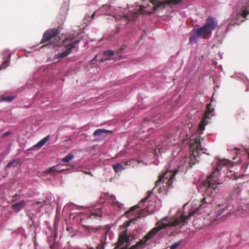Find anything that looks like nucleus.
<instances>
[{
	"mask_svg": "<svg viewBox=\"0 0 249 249\" xmlns=\"http://www.w3.org/2000/svg\"><path fill=\"white\" fill-rule=\"evenodd\" d=\"M89 216L91 219H99L102 216V213L100 210H98L95 212L91 213Z\"/></svg>",
	"mask_w": 249,
	"mask_h": 249,
	"instance_id": "nucleus-20",
	"label": "nucleus"
},
{
	"mask_svg": "<svg viewBox=\"0 0 249 249\" xmlns=\"http://www.w3.org/2000/svg\"><path fill=\"white\" fill-rule=\"evenodd\" d=\"M249 204L246 203L243 205H240L237 212V214L241 217L246 216L249 213Z\"/></svg>",
	"mask_w": 249,
	"mask_h": 249,
	"instance_id": "nucleus-13",
	"label": "nucleus"
},
{
	"mask_svg": "<svg viewBox=\"0 0 249 249\" xmlns=\"http://www.w3.org/2000/svg\"><path fill=\"white\" fill-rule=\"evenodd\" d=\"M58 34H59V30L55 28L47 30L43 35L40 43H45L50 41L54 38Z\"/></svg>",
	"mask_w": 249,
	"mask_h": 249,
	"instance_id": "nucleus-6",
	"label": "nucleus"
},
{
	"mask_svg": "<svg viewBox=\"0 0 249 249\" xmlns=\"http://www.w3.org/2000/svg\"><path fill=\"white\" fill-rule=\"evenodd\" d=\"M61 44V42L59 40H57L55 41H50V42L46 44H45L43 45V47H50L53 48H55L56 47H58Z\"/></svg>",
	"mask_w": 249,
	"mask_h": 249,
	"instance_id": "nucleus-19",
	"label": "nucleus"
},
{
	"mask_svg": "<svg viewBox=\"0 0 249 249\" xmlns=\"http://www.w3.org/2000/svg\"><path fill=\"white\" fill-rule=\"evenodd\" d=\"M207 119H205V117H204V118L202 119L200 123H199L198 125V130L200 131V133H201L205 129V126L208 123Z\"/></svg>",
	"mask_w": 249,
	"mask_h": 249,
	"instance_id": "nucleus-22",
	"label": "nucleus"
},
{
	"mask_svg": "<svg viewBox=\"0 0 249 249\" xmlns=\"http://www.w3.org/2000/svg\"><path fill=\"white\" fill-rule=\"evenodd\" d=\"M249 88H248V89H246V91H249Z\"/></svg>",
	"mask_w": 249,
	"mask_h": 249,
	"instance_id": "nucleus-51",
	"label": "nucleus"
},
{
	"mask_svg": "<svg viewBox=\"0 0 249 249\" xmlns=\"http://www.w3.org/2000/svg\"><path fill=\"white\" fill-rule=\"evenodd\" d=\"M89 249H94V248L91 247Z\"/></svg>",
	"mask_w": 249,
	"mask_h": 249,
	"instance_id": "nucleus-54",
	"label": "nucleus"
},
{
	"mask_svg": "<svg viewBox=\"0 0 249 249\" xmlns=\"http://www.w3.org/2000/svg\"><path fill=\"white\" fill-rule=\"evenodd\" d=\"M74 37V35H69L67 36L62 42L65 44V47L66 50L58 54V58H63L69 55L72 50L75 48V45L79 43V40L73 41Z\"/></svg>",
	"mask_w": 249,
	"mask_h": 249,
	"instance_id": "nucleus-2",
	"label": "nucleus"
},
{
	"mask_svg": "<svg viewBox=\"0 0 249 249\" xmlns=\"http://www.w3.org/2000/svg\"><path fill=\"white\" fill-rule=\"evenodd\" d=\"M110 59H113V58H107V57H106V58L102 57L100 58V62L101 63H103L104 61L107 60H110Z\"/></svg>",
	"mask_w": 249,
	"mask_h": 249,
	"instance_id": "nucleus-38",
	"label": "nucleus"
},
{
	"mask_svg": "<svg viewBox=\"0 0 249 249\" xmlns=\"http://www.w3.org/2000/svg\"><path fill=\"white\" fill-rule=\"evenodd\" d=\"M240 188L237 187L235 190V194H234V196H235L236 195H237L239 193H240Z\"/></svg>",
	"mask_w": 249,
	"mask_h": 249,
	"instance_id": "nucleus-39",
	"label": "nucleus"
},
{
	"mask_svg": "<svg viewBox=\"0 0 249 249\" xmlns=\"http://www.w3.org/2000/svg\"><path fill=\"white\" fill-rule=\"evenodd\" d=\"M124 242L128 244L127 246L129 245V236L127 235V231L125 230L119 234V237L118 241L119 246L122 245Z\"/></svg>",
	"mask_w": 249,
	"mask_h": 249,
	"instance_id": "nucleus-12",
	"label": "nucleus"
},
{
	"mask_svg": "<svg viewBox=\"0 0 249 249\" xmlns=\"http://www.w3.org/2000/svg\"><path fill=\"white\" fill-rule=\"evenodd\" d=\"M190 150L192 152L190 159V163H193L194 164L195 162L193 161L194 160L198 161L197 158L199 157V152L201 151L202 153H204L203 150L205 149L201 147L199 139H196L193 143H191Z\"/></svg>",
	"mask_w": 249,
	"mask_h": 249,
	"instance_id": "nucleus-5",
	"label": "nucleus"
},
{
	"mask_svg": "<svg viewBox=\"0 0 249 249\" xmlns=\"http://www.w3.org/2000/svg\"><path fill=\"white\" fill-rule=\"evenodd\" d=\"M136 17H137V14L136 13V14H135V18H136Z\"/></svg>",
	"mask_w": 249,
	"mask_h": 249,
	"instance_id": "nucleus-53",
	"label": "nucleus"
},
{
	"mask_svg": "<svg viewBox=\"0 0 249 249\" xmlns=\"http://www.w3.org/2000/svg\"><path fill=\"white\" fill-rule=\"evenodd\" d=\"M120 249H127V246H126L125 248H122Z\"/></svg>",
	"mask_w": 249,
	"mask_h": 249,
	"instance_id": "nucleus-48",
	"label": "nucleus"
},
{
	"mask_svg": "<svg viewBox=\"0 0 249 249\" xmlns=\"http://www.w3.org/2000/svg\"><path fill=\"white\" fill-rule=\"evenodd\" d=\"M206 201L205 198H203L202 199V200H201V201L200 202V203H199L198 208L196 209L194 211H195V213H197L199 211V210L201 208H204V207H206Z\"/></svg>",
	"mask_w": 249,
	"mask_h": 249,
	"instance_id": "nucleus-24",
	"label": "nucleus"
},
{
	"mask_svg": "<svg viewBox=\"0 0 249 249\" xmlns=\"http://www.w3.org/2000/svg\"><path fill=\"white\" fill-rule=\"evenodd\" d=\"M85 173L87 174L88 175H89L91 176H92V174H91V173L90 172H86Z\"/></svg>",
	"mask_w": 249,
	"mask_h": 249,
	"instance_id": "nucleus-46",
	"label": "nucleus"
},
{
	"mask_svg": "<svg viewBox=\"0 0 249 249\" xmlns=\"http://www.w3.org/2000/svg\"><path fill=\"white\" fill-rule=\"evenodd\" d=\"M182 0H166L164 1H160L157 0H151L150 2L154 5L153 7L154 10H156L157 8L166 4H177L180 2Z\"/></svg>",
	"mask_w": 249,
	"mask_h": 249,
	"instance_id": "nucleus-8",
	"label": "nucleus"
},
{
	"mask_svg": "<svg viewBox=\"0 0 249 249\" xmlns=\"http://www.w3.org/2000/svg\"><path fill=\"white\" fill-rule=\"evenodd\" d=\"M16 161V160H12V161H10V162H9L6 166V168H9L10 167H11L13 164Z\"/></svg>",
	"mask_w": 249,
	"mask_h": 249,
	"instance_id": "nucleus-33",
	"label": "nucleus"
},
{
	"mask_svg": "<svg viewBox=\"0 0 249 249\" xmlns=\"http://www.w3.org/2000/svg\"><path fill=\"white\" fill-rule=\"evenodd\" d=\"M98 56V55H95V57L91 60V61L94 62V61H95Z\"/></svg>",
	"mask_w": 249,
	"mask_h": 249,
	"instance_id": "nucleus-43",
	"label": "nucleus"
},
{
	"mask_svg": "<svg viewBox=\"0 0 249 249\" xmlns=\"http://www.w3.org/2000/svg\"><path fill=\"white\" fill-rule=\"evenodd\" d=\"M112 168L116 173L122 172L125 168L123 164L121 163H117L112 165Z\"/></svg>",
	"mask_w": 249,
	"mask_h": 249,
	"instance_id": "nucleus-18",
	"label": "nucleus"
},
{
	"mask_svg": "<svg viewBox=\"0 0 249 249\" xmlns=\"http://www.w3.org/2000/svg\"><path fill=\"white\" fill-rule=\"evenodd\" d=\"M15 98V96H4L1 98L0 101L10 102L13 101Z\"/></svg>",
	"mask_w": 249,
	"mask_h": 249,
	"instance_id": "nucleus-28",
	"label": "nucleus"
},
{
	"mask_svg": "<svg viewBox=\"0 0 249 249\" xmlns=\"http://www.w3.org/2000/svg\"><path fill=\"white\" fill-rule=\"evenodd\" d=\"M195 214V211H191L189 212L188 215L185 214V212H183L182 215L180 216L179 219H174L170 224H168V226L170 225L171 226H177L182 223L184 224L186 221L189 219L190 217Z\"/></svg>",
	"mask_w": 249,
	"mask_h": 249,
	"instance_id": "nucleus-7",
	"label": "nucleus"
},
{
	"mask_svg": "<svg viewBox=\"0 0 249 249\" xmlns=\"http://www.w3.org/2000/svg\"><path fill=\"white\" fill-rule=\"evenodd\" d=\"M241 18V15L239 13H233L231 16L228 18V20L229 23L228 25V28H230L232 26L236 25H239L240 24V20Z\"/></svg>",
	"mask_w": 249,
	"mask_h": 249,
	"instance_id": "nucleus-11",
	"label": "nucleus"
},
{
	"mask_svg": "<svg viewBox=\"0 0 249 249\" xmlns=\"http://www.w3.org/2000/svg\"><path fill=\"white\" fill-rule=\"evenodd\" d=\"M152 194V192L151 191H148V196H149V197Z\"/></svg>",
	"mask_w": 249,
	"mask_h": 249,
	"instance_id": "nucleus-44",
	"label": "nucleus"
},
{
	"mask_svg": "<svg viewBox=\"0 0 249 249\" xmlns=\"http://www.w3.org/2000/svg\"><path fill=\"white\" fill-rule=\"evenodd\" d=\"M245 8H247L249 9V0L248 1L247 3L244 6Z\"/></svg>",
	"mask_w": 249,
	"mask_h": 249,
	"instance_id": "nucleus-42",
	"label": "nucleus"
},
{
	"mask_svg": "<svg viewBox=\"0 0 249 249\" xmlns=\"http://www.w3.org/2000/svg\"><path fill=\"white\" fill-rule=\"evenodd\" d=\"M95 15V12H94L91 16V18L93 19Z\"/></svg>",
	"mask_w": 249,
	"mask_h": 249,
	"instance_id": "nucleus-45",
	"label": "nucleus"
},
{
	"mask_svg": "<svg viewBox=\"0 0 249 249\" xmlns=\"http://www.w3.org/2000/svg\"><path fill=\"white\" fill-rule=\"evenodd\" d=\"M196 25L191 33L190 42L195 40L197 37H200L202 38H207L211 34L207 29L203 25L201 27H197Z\"/></svg>",
	"mask_w": 249,
	"mask_h": 249,
	"instance_id": "nucleus-4",
	"label": "nucleus"
},
{
	"mask_svg": "<svg viewBox=\"0 0 249 249\" xmlns=\"http://www.w3.org/2000/svg\"><path fill=\"white\" fill-rule=\"evenodd\" d=\"M63 165H64V166H63V167H62V168H64V169H67L66 170H68V168H65V167L68 166V165H67V164H63Z\"/></svg>",
	"mask_w": 249,
	"mask_h": 249,
	"instance_id": "nucleus-47",
	"label": "nucleus"
},
{
	"mask_svg": "<svg viewBox=\"0 0 249 249\" xmlns=\"http://www.w3.org/2000/svg\"><path fill=\"white\" fill-rule=\"evenodd\" d=\"M125 48H126V46L125 45L122 46L119 49L117 50L116 53L118 54L119 53H121L122 52H123L125 49Z\"/></svg>",
	"mask_w": 249,
	"mask_h": 249,
	"instance_id": "nucleus-34",
	"label": "nucleus"
},
{
	"mask_svg": "<svg viewBox=\"0 0 249 249\" xmlns=\"http://www.w3.org/2000/svg\"><path fill=\"white\" fill-rule=\"evenodd\" d=\"M139 247L138 245L137 244V243H136L135 245L131 246L130 248L127 249H137Z\"/></svg>",
	"mask_w": 249,
	"mask_h": 249,
	"instance_id": "nucleus-40",
	"label": "nucleus"
},
{
	"mask_svg": "<svg viewBox=\"0 0 249 249\" xmlns=\"http://www.w3.org/2000/svg\"><path fill=\"white\" fill-rule=\"evenodd\" d=\"M248 13H249V9H247V8H245V9L243 10L242 13H239V14L241 15V18L243 17L245 18L247 17Z\"/></svg>",
	"mask_w": 249,
	"mask_h": 249,
	"instance_id": "nucleus-31",
	"label": "nucleus"
},
{
	"mask_svg": "<svg viewBox=\"0 0 249 249\" xmlns=\"http://www.w3.org/2000/svg\"><path fill=\"white\" fill-rule=\"evenodd\" d=\"M109 132H110V131L105 129H98L94 132L93 135L95 137H104Z\"/></svg>",
	"mask_w": 249,
	"mask_h": 249,
	"instance_id": "nucleus-15",
	"label": "nucleus"
},
{
	"mask_svg": "<svg viewBox=\"0 0 249 249\" xmlns=\"http://www.w3.org/2000/svg\"><path fill=\"white\" fill-rule=\"evenodd\" d=\"M43 203L44 204H46V205L47 204V203L46 201H45V200L44 201Z\"/></svg>",
	"mask_w": 249,
	"mask_h": 249,
	"instance_id": "nucleus-49",
	"label": "nucleus"
},
{
	"mask_svg": "<svg viewBox=\"0 0 249 249\" xmlns=\"http://www.w3.org/2000/svg\"><path fill=\"white\" fill-rule=\"evenodd\" d=\"M74 158L73 155L71 154H69L65 157L63 158L61 160L64 162H69Z\"/></svg>",
	"mask_w": 249,
	"mask_h": 249,
	"instance_id": "nucleus-27",
	"label": "nucleus"
},
{
	"mask_svg": "<svg viewBox=\"0 0 249 249\" xmlns=\"http://www.w3.org/2000/svg\"><path fill=\"white\" fill-rule=\"evenodd\" d=\"M107 232H106L105 235L101 238L100 240L101 243L96 247L97 249H104L106 245V241L107 240Z\"/></svg>",
	"mask_w": 249,
	"mask_h": 249,
	"instance_id": "nucleus-23",
	"label": "nucleus"
},
{
	"mask_svg": "<svg viewBox=\"0 0 249 249\" xmlns=\"http://www.w3.org/2000/svg\"><path fill=\"white\" fill-rule=\"evenodd\" d=\"M115 52L112 50H107L104 52V54L106 56H108V58H112L111 57L114 54Z\"/></svg>",
	"mask_w": 249,
	"mask_h": 249,
	"instance_id": "nucleus-29",
	"label": "nucleus"
},
{
	"mask_svg": "<svg viewBox=\"0 0 249 249\" xmlns=\"http://www.w3.org/2000/svg\"><path fill=\"white\" fill-rule=\"evenodd\" d=\"M217 21L215 18L213 17H209L207 18L204 26L211 34L212 31L215 30L217 26Z\"/></svg>",
	"mask_w": 249,
	"mask_h": 249,
	"instance_id": "nucleus-9",
	"label": "nucleus"
},
{
	"mask_svg": "<svg viewBox=\"0 0 249 249\" xmlns=\"http://www.w3.org/2000/svg\"><path fill=\"white\" fill-rule=\"evenodd\" d=\"M139 208V206H138V205H136L131 208H130V210L129 211H128L126 213L127 214L129 213H130L131 212L134 211V210H135L136 208Z\"/></svg>",
	"mask_w": 249,
	"mask_h": 249,
	"instance_id": "nucleus-36",
	"label": "nucleus"
},
{
	"mask_svg": "<svg viewBox=\"0 0 249 249\" xmlns=\"http://www.w3.org/2000/svg\"><path fill=\"white\" fill-rule=\"evenodd\" d=\"M11 134H12L11 132H10V131H7V132L4 133L1 135V138H5V137H7L8 135H11Z\"/></svg>",
	"mask_w": 249,
	"mask_h": 249,
	"instance_id": "nucleus-37",
	"label": "nucleus"
},
{
	"mask_svg": "<svg viewBox=\"0 0 249 249\" xmlns=\"http://www.w3.org/2000/svg\"><path fill=\"white\" fill-rule=\"evenodd\" d=\"M64 166V165H57L55 166H53L48 170H47V173H52L54 172H62L64 171H66V169L62 168V167Z\"/></svg>",
	"mask_w": 249,
	"mask_h": 249,
	"instance_id": "nucleus-16",
	"label": "nucleus"
},
{
	"mask_svg": "<svg viewBox=\"0 0 249 249\" xmlns=\"http://www.w3.org/2000/svg\"><path fill=\"white\" fill-rule=\"evenodd\" d=\"M10 58V54H9L8 56V60H4L1 65V67L0 70L5 69L9 65V59Z\"/></svg>",
	"mask_w": 249,
	"mask_h": 249,
	"instance_id": "nucleus-26",
	"label": "nucleus"
},
{
	"mask_svg": "<svg viewBox=\"0 0 249 249\" xmlns=\"http://www.w3.org/2000/svg\"><path fill=\"white\" fill-rule=\"evenodd\" d=\"M178 171V170H175L173 172L167 171L162 176L159 177L158 180L156 182L155 187L159 186L162 181L167 184L168 187L171 186L173 183L175 176Z\"/></svg>",
	"mask_w": 249,
	"mask_h": 249,
	"instance_id": "nucleus-3",
	"label": "nucleus"
},
{
	"mask_svg": "<svg viewBox=\"0 0 249 249\" xmlns=\"http://www.w3.org/2000/svg\"><path fill=\"white\" fill-rule=\"evenodd\" d=\"M93 229L95 230H99V229H97V228H93Z\"/></svg>",
	"mask_w": 249,
	"mask_h": 249,
	"instance_id": "nucleus-52",
	"label": "nucleus"
},
{
	"mask_svg": "<svg viewBox=\"0 0 249 249\" xmlns=\"http://www.w3.org/2000/svg\"><path fill=\"white\" fill-rule=\"evenodd\" d=\"M111 197L113 198V200L112 201V204L113 206H114L115 207H117L119 208L120 209H121L122 204H121L119 201H118L116 200L115 196L112 195V196H111Z\"/></svg>",
	"mask_w": 249,
	"mask_h": 249,
	"instance_id": "nucleus-25",
	"label": "nucleus"
},
{
	"mask_svg": "<svg viewBox=\"0 0 249 249\" xmlns=\"http://www.w3.org/2000/svg\"><path fill=\"white\" fill-rule=\"evenodd\" d=\"M181 243V241H178L173 244L170 247V249H176Z\"/></svg>",
	"mask_w": 249,
	"mask_h": 249,
	"instance_id": "nucleus-32",
	"label": "nucleus"
},
{
	"mask_svg": "<svg viewBox=\"0 0 249 249\" xmlns=\"http://www.w3.org/2000/svg\"><path fill=\"white\" fill-rule=\"evenodd\" d=\"M149 198V196H146L144 198L141 200L140 203H145Z\"/></svg>",
	"mask_w": 249,
	"mask_h": 249,
	"instance_id": "nucleus-41",
	"label": "nucleus"
},
{
	"mask_svg": "<svg viewBox=\"0 0 249 249\" xmlns=\"http://www.w3.org/2000/svg\"><path fill=\"white\" fill-rule=\"evenodd\" d=\"M227 207L226 206L224 208L221 209V210H219L218 211V215H221L223 212L225 211L226 209H227Z\"/></svg>",
	"mask_w": 249,
	"mask_h": 249,
	"instance_id": "nucleus-35",
	"label": "nucleus"
},
{
	"mask_svg": "<svg viewBox=\"0 0 249 249\" xmlns=\"http://www.w3.org/2000/svg\"><path fill=\"white\" fill-rule=\"evenodd\" d=\"M218 207H219V208L220 207V204H219V205H218Z\"/></svg>",
	"mask_w": 249,
	"mask_h": 249,
	"instance_id": "nucleus-55",
	"label": "nucleus"
},
{
	"mask_svg": "<svg viewBox=\"0 0 249 249\" xmlns=\"http://www.w3.org/2000/svg\"><path fill=\"white\" fill-rule=\"evenodd\" d=\"M50 138V136L48 135L46 137L44 138L43 139L39 141L36 144H35L32 147L29 149L30 150H35L36 148H40L42 146H43L49 140Z\"/></svg>",
	"mask_w": 249,
	"mask_h": 249,
	"instance_id": "nucleus-14",
	"label": "nucleus"
},
{
	"mask_svg": "<svg viewBox=\"0 0 249 249\" xmlns=\"http://www.w3.org/2000/svg\"><path fill=\"white\" fill-rule=\"evenodd\" d=\"M26 202L24 200H21L19 202L13 204L12 208L17 212L19 211L25 205Z\"/></svg>",
	"mask_w": 249,
	"mask_h": 249,
	"instance_id": "nucleus-17",
	"label": "nucleus"
},
{
	"mask_svg": "<svg viewBox=\"0 0 249 249\" xmlns=\"http://www.w3.org/2000/svg\"><path fill=\"white\" fill-rule=\"evenodd\" d=\"M148 240L145 238V236L141 239L140 241L138 242L137 243L139 247L140 246H143L144 245L146 244Z\"/></svg>",
	"mask_w": 249,
	"mask_h": 249,
	"instance_id": "nucleus-30",
	"label": "nucleus"
},
{
	"mask_svg": "<svg viewBox=\"0 0 249 249\" xmlns=\"http://www.w3.org/2000/svg\"><path fill=\"white\" fill-rule=\"evenodd\" d=\"M128 163H129V162H128V161H126V162H125V165H128Z\"/></svg>",
	"mask_w": 249,
	"mask_h": 249,
	"instance_id": "nucleus-50",
	"label": "nucleus"
},
{
	"mask_svg": "<svg viewBox=\"0 0 249 249\" xmlns=\"http://www.w3.org/2000/svg\"><path fill=\"white\" fill-rule=\"evenodd\" d=\"M168 226V224H161L159 226L154 227L144 236L145 238L149 241L153 238L159 231L167 228Z\"/></svg>",
	"mask_w": 249,
	"mask_h": 249,
	"instance_id": "nucleus-10",
	"label": "nucleus"
},
{
	"mask_svg": "<svg viewBox=\"0 0 249 249\" xmlns=\"http://www.w3.org/2000/svg\"><path fill=\"white\" fill-rule=\"evenodd\" d=\"M221 168V165H218L212 173L201 182L203 190L209 196H213L216 191L219 189V185L221 183L218 182V180Z\"/></svg>",
	"mask_w": 249,
	"mask_h": 249,
	"instance_id": "nucleus-1",
	"label": "nucleus"
},
{
	"mask_svg": "<svg viewBox=\"0 0 249 249\" xmlns=\"http://www.w3.org/2000/svg\"><path fill=\"white\" fill-rule=\"evenodd\" d=\"M211 103L207 105V109L205 111L204 117H205V119H209L210 118V115H211V113L213 112V108L211 107Z\"/></svg>",
	"mask_w": 249,
	"mask_h": 249,
	"instance_id": "nucleus-21",
	"label": "nucleus"
}]
</instances>
